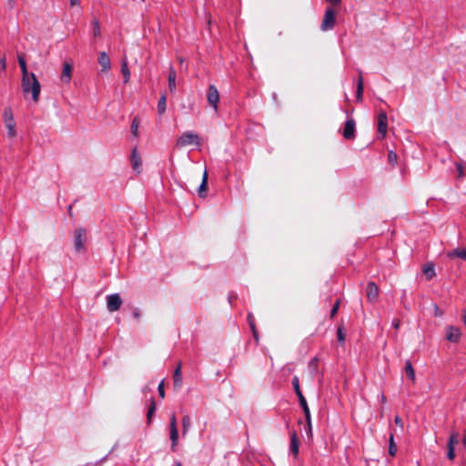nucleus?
<instances>
[{
    "label": "nucleus",
    "mask_w": 466,
    "mask_h": 466,
    "mask_svg": "<svg viewBox=\"0 0 466 466\" xmlns=\"http://www.w3.org/2000/svg\"><path fill=\"white\" fill-rule=\"evenodd\" d=\"M447 457L450 461H453L455 458L454 447H448Z\"/></svg>",
    "instance_id": "nucleus-39"
},
{
    "label": "nucleus",
    "mask_w": 466,
    "mask_h": 466,
    "mask_svg": "<svg viewBox=\"0 0 466 466\" xmlns=\"http://www.w3.org/2000/svg\"><path fill=\"white\" fill-rule=\"evenodd\" d=\"M423 273L425 274L427 279H431L435 276L434 265L432 263H427L423 266L422 268Z\"/></svg>",
    "instance_id": "nucleus-23"
},
{
    "label": "nucleus",
    "mask_w": 466,
    "mask_h": 466,
    "mask_svg": "<svg viewBox=\"0 0 466 466\" xmlns=\"http://www.w3.org/2000/svg\"><path fill=\"white\" fill-rule=\"evenodd\" d=\"M363 89H364V86H363L362 72H360L359 78H358L357 91H356V99L359 102L362 101Z\"/></svg>",
    "instance_id": "nucleus-21"
},
{
    "label": "nucleus",
    "mask_w": 466,
    "mask_h": 466,
    "mask_svg": "<svg viewBox=\"0 0 466 466\" xmlns=\"http://www.w3.org/2000/svg\"><path fill=\"white\" fill-rule=\"evenodd\" d=\"M178 61H179V63H180V64H182V63L184 62L183 57H181V56H180V57H178Z\"/></svg>",
    "instance_id": "nucleus-52"
},
{
    "label": "nucleus",
    "mask_w": 466,
    "mask_h": 466,
    "mask_svg": "<svg viewBox=\"0 0 466 466\" xmlns=\"http://www.w3.org/2000/svg\"><path fill=\"white\" fill-rule=\"evenodd\" d=\"M336 24V15L335 12L331 7L326 9L324 17L321 23V29L323 31H327L332 29Z\"/></svg>",
    "instance_id": "nucleus-6"
},
{
    "label": "nucleus",
    "mask_w": 466,
    "mask_h": 466,
    "mask_svg": "<svg viewBox=\"0 0 466 466\" xmlns=\"http://www.w3.org/2000/svg\"><path fill=\"white\" fill-rule=\"evenodd\" d=\"M394 422L397 426H399L401 430H403V427H404L403 420L399 415L395 416Z\"/></svg>",
    "instance_id": "nucleus-41"
},
{
    "label": "nucleus",
    "mask_w": 466,
    "mask_h": 466,
    "mask_svg": "<svg viewBox=\"0 0 466 466\" xmlns=\"http://www.w3.org/2000/svg\"><path fill=\"white\" fill-rule=\"evenodd\" d=\"M329 2L332 6H338L340 5L341 0H326Z\"/></svg>",
    "instance_id": "nucleus-45"
},
{
    "label": "nucleus",
    "mask_w": 466,
    "mask_h": 466,
    "mask_svg": "<svg viewBox=\"0 0 466 466\" xmlns=\"http://www.w3.org/2000/svg\"><path fill=\"white\" fill-rule=\"evenodd\" d=\"M458 443L457 435L452 433L448 441L447 447H454Z\"/></svg>",
    "instance_id": "nucleus-36"
},
{
    "label": "nucleus",
    "mask_w": 466,
    "mask_h": 466,
    "mask_svg": "<svg viewBox=\"0 0 466 466\" xmlns=\"http://www.w3.org/2000/svg\"><path fill=\"white\" fill-rule=\"evenodd\" d=\"M167 96L162 94L157 103V112L162 116L166 112Z\"/></svg>",
    "instance_id": "nucleus-25"
},
{
    "label": "nucleus",
    "mask_w": 466,
    "mask_h": 466,
    "mask_svg": "<svg viewBox=\"0 0 466 466\" xmlns=\"http://www.w3.org/2000/svg\"><path fill=\"white\" fill-rule=\"evenodd\" d=\"M462 318H463V322L466 324V310L463 311Z\"/></svg>",
    "instance_id": "nucleus-50"
},
{
    "label": "nucleus",
    "mask_w": 466,
    "mask_h": 466,
    "mask_svg": "<svg viewBox=\"0 0 466 466\" xmlns=\"http://www.w3.org/2000/svg\"><path fill=\"white\" fill-rule=\"evenodd\" d=\"M155 410H156V403H155L154 400H151V403H150V406H149L147 413V418L148 423L151 422V420L155 413Z\"/></svg>",
    "instance_id": "nucleus-32"
},
{
    "label": "nucleus",
    "mask_w": 466,
    "mask_h": 466,
    "mask_svg": "<svg viewBox=\"0 0 466 466\" xmlns=\"http://www.w3.org/2000/svg\"><path fill=\"white\" fill-rule=\"evenodd\" d=\"M3 119L5 126L7 129V136L14 138L16 136V124L14 119L13 111L11 107H5L3 112Z\"/></svg>",
    "instance_id": "nucleus-3"
},
{
    "label": "nucleus",
    "mask_w": 466,
    "mask_h": 466,
    "mask_svg": "<svg viewBox=\"0 0 466 466\" xmlns=\"http://www.w3.org/2000/svg\"><path fill=\"white\" fill-rule=\"evenodd\" d=\"M175 466H182L180 462H177Z\"/></svg>",
    "instance_id": "nucleus-56"
},
{
    "label": "nucleus",
    "mask_w": 466,
    "mask_h": 466,
    "mask_svg": "<svg viewBox=\"0 0 466 466\" xmlns=\"http://www.w3.org/2000/svg\"><path fill=\"white\" fill-rule=\"evenodd\" d=\"M80 5V0H70V5L73 7V6H76V5Z\"/></svg>",
    "instance_id": "nucleus-48"
},
{
    "label": "nucleus",
    "mask_w": 466,
    "mask_h": 466,
    "mask_svg": "<svg viewBox=\"0 0 466 466\" xmlns=\"http://www.w3.org/2000/svg\"><path fill=\"white\" fill-rule=\"evenodd\" d=\"M157 391H158V394H159V397L161 399H164L165 398V386H164V380H162L159 384H158V387H157Z\"/></svg>",
    "instance_id": "nucleus-38"
},
{
    "label": "nucleus",
    "mask_w": 466,
    "mask_h": 466,
    "mask_svg": "<svg viewBox=\"0 0 466 466\" xmlns=\"http://www.w3.org/2000/svg\"><path fill=\"white\" fill-rule=\"evenodd\" d=\"M207 99L209 106H212L215 109V111H217L218 104L219 102V93L214 85H210L208 86Z\"/></svg>",
    "instance_id": "nucleus-9"
},
{
    "label": "nucleus",
    "mask_w": 466,
    "mask_h": 466,
    "mask_svg": "<svg viewBox=\"0 0 466 466\" xmlns=\"http://www.w3.org/2000/svg\"><path fill=\"white\" fill-rule=\"evenodd\" d=\"M170 440H171V450L176 451L177 441H178V431L177 428H170Z\"/></svg>",
    "instance_id": "nucleus-22"
},
{
    "label": "nucleus",
    "mask_w": 466,
    "mask_h": 466,
    "mask_svg": "<svg viewBox=\"0 0 466 466\" xmlns=\"http://www.w3.org/2000/svg\"><path fill=\"white\" fill-rule=\"evenodd\" d=\"M121 72L124 76V83L127 84L130 79V71L126 61H123L121 65Z\"/></svg>",
    "instance_id": "nucleus-27"
},
{
    "label": "nucleus",
    "mask_w": 466,
    "mask_h": 466,
    "mask_svg": "<svg viewBox=\"0 0 466 466\" xmlns=\"http://www.w3.org/2000/svg\"><path fill=\"white\" fill-rule=\"evenodd\" d=\"M71 211H72V205H69L68 206V214L71 216Z\"/></svg>",
    "instance_id": "nucleus-51"
},
{
    "label": "nucleus",
    "mask_w": 466,
    "mask_h": 466,
    "mask_svg": "<svg viewBox=\"0 0 466 466\" xmlns=\"http://www.w3.org/2000/svg\"><path fill=\"white\" fill-rule=\"evenodd\" d=\"M388 160L391 165H396L398 161L397 154L393 151H390L388 154Z\"/></svg>",
    "instance_id": "nucleus-34"
},
{
    "label": "nucleus",
    "mask_w": 466,
    "mask_h": 466,
    "mask_svg": "<svg viewBox=\"0 0 466 466\" xmlns=\"http://www.w3.org/2000/svg\"><path fill=\"white\" fill-rule=\"evenodd\" d=\"M18 64L22 72V82H25L27 81V77H29L30 74L27 71L25 56L23 54L18 55Z\"/></svg>",
    "instance_id": "nucleus-17"
},
{
    "label": "nucleus",
    "mask_w": 466,
    "mask_h": 466,
    "mask_svg": "<svg viewBox=\"0 0 466 466\" xmlns=\"http://www.w3.org/2000/svg\"><path fill=\"white\" fill-rule=\"evenodd\" d=\"M8 2L10 3L11 6H13L15 0H8Z\"/></svg>",
    "instance_id": "nucleus-54"
},
{
    "label": "nucleus",
    "mask_w": 466,
    "mask_h": 466,
    "mask_svg": "<svg viewBox=\"0 0 466 466\" xmlns=\"http://www.w3.org/2000/svg\"><path fill=\"white\" fill-rule=\"evenodd\" d=\"M355 121L353 118H349L345 123L343 130V137L351 140L355 137Z\"/></svg>",
    "instance_id": "nucleus-11"
},
{
    "label": "nucleus",
    "mask_w": 466,
    "mask_h": 466,
    "mask_svg": "<svg viewBox=\"0 0 466 466\" xmlns=\"http://www.w3.org/2000/svg\"><path fill=\"white\" fill-rule=\"evenodd\" d=\"M177 73L173 66H170L168 73V88L171 93H175L177 85H176Z\"/></svg>",
    "instance_id": "nucleus-19"
},
{
    "label": "nucleus",
    "mask_w": 466,
    "mask_h": 466,
    "mask_svg": "<svg viewBox=\"0 0 466 466\" xmlns=\"http://www.w3.org/2000/svg\"><path fill=\"white\" fill-rule=\"evenodd\" d=\"M0 65H1V70L2 71H5V68H6V61H5V57L3 56L0 58Z\"/></svg>",
    "instance_id": "nucleus-43"
},
{
    "label": "nucleus",
    "mask_w": 466,
    "mask_h": 466,
    "mask_svg": "<svg viewBox=\"0 0 466 466\" xmlns=\"http://www.w3.org/2000/svg\"><path fill=\"white\" fill-rule=\"evenodd\" d=\"M138 127H139V119L137 116H135L132 124H131V132L135 137L138 136Z\"/></svg>",
    "instance_id": "nucleus-31"
},
{
    "label": "nucleus",
    "mask_w": 466,
    "mask_h": 466,
    "mask_svg": "<svg viewBox=\"0 0 466 466\" xmlns=\"http://www.w3.org/2000/svg\"><path fill=\"white\" fill-rule=\"evenodd\" d=\"M337 336H338V340L339 343L345 342V333H344L343 328L341 326H339L338 328Z\"/></svg>",
    "instance_id": "nucleus-35"
},
{
    "label": "nucleus",
    "mask_w": 466,
    "mask_h": 466,
    "mask_svg": "<svg viewBox=\"0 0 466 466\" xmlns=\"http://www.w3.org/2000/svg\"><path fill=\"white\" fill-rule=\"evenodd\" d=\"M299 448V441L297 436V432L295 431H293L290 433V451L294 455V457L298 456Z\"/></svg>",
    "instance_id": "nucleus-16"
},
{
    "label": "nucleus",
    "mask_w": 466,
    "mask_h": 466,
    "mask_svg": "<svg viewBox=\"0 0 466 466\" xmlns=\"http://www.w3.org/2000/svg\"><path fill=\"white\" fill-rule=\"evenodd\" d=\"M339 304H340V300L338 299L334 306L332 307L331 310H330V317L331 318H334V316L337 314L338 310H339Z\"/></svg>",
    "instance_id": "nucleus-37"
},
{
    "label": "nucleus",
    "mask_w": 466,
    "mask_h": 466,
    "mask_svg": "<svg viewBox=\"0 0 466 466\" xmlns=\"http://www.w3.org/2000/svg\"><path fill=\"white\" fill-rule=\"evenodd\" d=\"M252 332H253V336H254V338H255L256 339H258V329H256L255 330H252Z\"/></svg>",
    "instance_id": "nucleus-49"
},
{
    "label": "nucleus",
    "mask_w": 466,
    "mask_h": 466,
    "mask_svg": "<svg viewBox=\"0 0 466 466\" xmlns=\"http://www.w3.org/2000/svg\"><path fill=\"white\" fill-rule=\"evenodd\" d=\"M273 99H274L275 101H277V100H278V97H277V95H276V94H273Z\"/></svg>",
    "instance_id": "nucleus-55"
},
{
    "label": "nucleus",
    "mask_w": 466,
    "mask_h": 466,
    "mask_svg": "<svg viewBox=\"0 0 466 466\" xmlns=\"http://www.w3.org/2000/svg\"><path fill=\"white\" fill-rule=\"evenodd\" d=\"M457 170H458V176L459 177H462L464 176V173H463V167L461 164H458L457 165Z\"/></svg>",
    "instance_id": "nucleus-44"
},
{
    "label": "nucleus",
    "mask_w": 466,
    "mask_h": 466,
    "mask_svg": "<svg viewBox=\"0 0 466 466\" xmlns=\"http://www.w3.org/2000/svg\"><path fill=\"white\" fill-rule=\"evenodd\" d=\"M123 301L119 294H111L106 297V307L110 312L118 310Z\"/></svg>",
    "instance_id": "nucleus-8"
},
{
    "label": "nucleus",
    "mask_w": 466,
    "mask_h": 466,
    "mask_svg": "<svg viewBox=\"0 0 466 466\" xmlns=\"http://www.w3.org/2000/svg\"><path fill=\"white\" fill-rule=\"evenodd\" d=\"M170 428H177V418L175 413H172L170 415Z\"/></svg>",
    "instance_id": "nucleus-42"
},
{
    "label": "nucleus",
    "mask_w": 466,
    "mask_h": 466,
    "mask_svg": "<svg viewBox=\"0 0 466 466\" xmlns=\"http://www.w3.org/2000/svg\"><path fill=\"white\" fill-rule=\"evenodd\" d=\"M133 317L137 319H138L140 318V311L139 309H136L133 312Z\"/></svg>",
    "instance_id": "nucleus-47"
},
{
    "label": "nucleus",
    "mask_w": 466,
    "mask_h": 466,
    "mask_svg": "<svg viewBox=\"0 0 466 466\" xmlns=\"http://www.w3.org/2000/svg\"><path fill=\"white\" fill-rule=\"evenodd\" d=\"M86 239V230L82 228H78L74 233V248L76 251L79 252L85 248V242Z\"/></svg>",
    "instance_id": "nucleus-5"
},
{
    "label": "nucleus",
    "mask_w": 466,
    "mask_h": 466,
    "mask_svg": "<svg viewBox=\"0 0 466 466\" xmlns=\"http://www.w3.org/2000/svg\"><path fill=\"white\" fill-rule=\"evenodd\" d=\"M248 324H249V326L251 328V330H255L257 329L256 325H255V319H254V317L251 314H248Z\"/></svg>",
    "instance_id": "nucleus-40"
},
{
    "label": "nucleus",
    "mask_w": 466,
    "mask_h": 466,
    "mask_svg": "<svg viewBox=\"0 0 466 466\" xmlns=\"http://www.w3.org/2000/svg\"><path fill=\"white\" fill-rule=\"evenodd\" d=\"M405 372H406V375L407 377L411 380V381H415V371H414V369L411 365V362L408 360H406L405 362Z\"/></svg>",
    "instance_id": "nucleus-24"
},
{
    "label": "nucleus",
    "mask_w": 466,
    "mask_h": 466,
    "mask_svg": "<svg viewBox=\"0 0 466 466\" xmlns=\"http://www.w3.org/2000/svg\"><path fill=\"white\" fill-rule=\"evenodd\" d=\"M73 64L70 62L64 63L61 74V80L65 83H69L72 78Z\"/></svg>",
    "instance_id": "nucleus-14"
},
{
    "label": "nucleus",
    "mask_w": 466,
    "mask_h": 466,
    "mask_svg": "<svg viewBox=\"0 0 466 466\" xmlns=\"http://www.w3.org/2000/svg\"><path fill=\"white\" fill-rule=\"evenodd\" d=\"M183 435H186L191 426V420L189 415H185L182 419Z\"/></svg>",
    "instance_id": "nucleus-28"
},
{
    "label": "nucleus",
    "mask_w": 466,
    "mask_h": 466,
    "mask_svg": "<svg viewBox=\"0 0 466 466\" xmlns=\"http://www.w3.org/2000/svg\"><path fill=\"white\" fill-rule=\"evenodd\" d=\"M292 386L294 388V390L299 398V404L301 406V408L303 409V411L305 413V419H306V422H307V425H308V428H309V433L311 434V416H310V411H309V408L308 406V403H307V400L304 397V395L302 394L301 390H300V387H299V378L297 376L293 377L292 379Z\"/></svg>",
    "instance_id": "nucleus-2"
},
{
    "label": "nucleus",
    "mask_w": 466,
    "mask_h": 466,
    "mask_svg": "<svg viewBox=\"0 0 466 466\" xmlns=\"http://www.w3.org/2000/svg\"><path fill=\"white\" fill-rule=\"evenodd\" d=\"M207 184H208V173L207 171L204 172L202 183L198 187V194L199 196H202L203 192L207 190Z\"/></svg>",
    "instance_id": "nucleus-30"
},
{
    "label": "nucleus",
    "mask_w": 466,
    "mask_h": 466,
    "mask_svg": "<svg viewBox=\"0 0 466 466\" xmlns=\"http://www.w3.org/2000/svg\"><path fill=\"white\" fill-rule=\"evenodd\" d=\"M396 452H397V446L394 441V434L390 433V440H389V454L393 457V456H395Z\"/></svg>",
    "instance_id": "nucleus-26"
},
{
    "label": "nucleus",
    "mask_w": 466,
    "mask_h": 466,
    "mask_svg": "<svg viewBox=\"0 0 466 466\" xmlns=\"http://www.w3.org/2000/svg\"><path fill=\"white\" fill-rule=\"evenodd\" d=\"M388 130V116L385 111H380L378 115V133L380 138H384Z\"/></svg>",
    "instance_id": "nucleus-7"
},
{
    "label": "nucleus",
    "mask_w": 466,
    "mask_h": 466,
    "mask_svg": "<svg viewBox=\"0 0 466 466\" xmlns=\"http://www.w3.org/2000/svg\"><path fill=\"white\" fill-rule=\"evenodd\" d=\"M461 333L458 328L449 326L446 329V339L451 342H458Z\"/></svg>",
    "instance_id": "nucleus-13"
},
{
    "label": "nucleus",
    "mask_w": 466,
    "mask_h": 466,
    "mask_svg": "<svg viewBox=\"0 0 466 466\" xmlns=\"http://www.w3.org/2000/svg\"><path fill=\"white\" fill-rule=\"evenodd\" d=\"M93 35L95 37H98L101 35L99 22L97 19H94L93 22Z\"/></svg>",
    "instance_id": "nucleus-33"
},
{
    "label": "nucleus",
    "mask_w": 466,
    "mask_h": 466,
    "mask_svg": "<svg viewBox=\"0 0 466 466\" xmlns=\"http://www.w3.org/2000/svg\"><path fill=\"white\" fill-rule=\"evenodd\" d=\"M381 400H382V402L386 401V397L384 395H381Z\"/></svg>",
    "instance_id": "nucleus-53"
},
{
    "label": "nucleus",
    "mask_w": 466,
    "mask_h": 466,
    "mask_svg": "<svg viewBox=\"0 0 466 466\" xmlns=\"http://www.w3.org/2000/svg\"><path fill=\"white\" fill-rule=\"evenodd\" d=\"M447 257L450 258H459L463 260H466V248H457L453 249L452 251L448 252Z\"/></svg>",
    "instance_id": "nucleus-20"
},
{
    "label": "nucleus",
    "mask_w": 466,
    "mask_h": 466,
    "mask_svg": "<svg viewBox=\"0 0 466 466\" xmlns=\"http://www.w3.org/2000/svg\"><path fill=\"white\" fill-rule=\"evenodd\" d=\"M366 297L370 303H375L379 298V287L373 281L367 284Z\"/></svg>",
    "instance_id": "nucleus-10"
},
{
    "label": "nucleus",
    "mask_w": 466,
    "mask_h": 466,
    "mask_svg": "<svg viewBox=\"0 0 466 466\" xmlns=\"http://www.w3.org/2000/svg\"><path fill=\"white\" fill-rule=\"evenodd\" d=\"M400 319H395L392 320V326L394 327V329H398L400 328Z\"/></svg>",
    "instance_id": "nucleus-46"
},
{
    "label": "nucleus",
    "mask_w": 466,
    "mask_h": 466,
    "mask_svg": "<svg viewBox=\"0 0 466 466\" xmlns=\"http://www.w3.org/2000/svg\"><path fill=\"white\" fill-rule=\"evenodd\" d=\"M22 89L25 95L32 94L34 102H38L41 91V85L34 73H30L27 81L22 82Z\"/></svg>",
    "instance_id": "nucleus-1"
},
{
    "label": "nucleus",
    "mask_w": 466,
    "mask_h": 466,
    "mask_svg": "<svg viewBox=\"0 0 466 466\" xmlns=\"http://www.w3.org/2000/svg\"><path fill=\"white\" fill-rule=\"evenodd\" d=\"M98 63L102 66V71H104V72H106L111 68V60L106 52L99 53Z\"/></svg>",
    "instance_id": "nucleus-15"
},
{
    "label": "nucleus",
    "mask_w": 466,
    "mask_h": 466,
    "mask_svg": "<svg viewBox=\"0 0 466 466\" xmlns=\"http://www.w3.org/2000/svg\"><path fill=\"white\" fill-rule=\"evenodd\" d=\"M190 145H200V138L198 134H195L193 132H184L181 134V136L177 138L176 142V147L178 148Z\"/></svg>",
    "instance_id": "nucleus-4"
},
{
    "label": "nucleus",
    "mask_w": 466,
    "mask_h": 466,
    "mask_svg": "<svg viewBox=\"0 0 466 466\" xmlns=\"http://www.w3.org/2000/svg\"><path fill=\"white\" fill-rule=\"evenodd\" d=\"M173 380H174V389L176 390H178L182 386V374H181V364L178 363L177 367L176 368L174 374H173Z\"/></svg>",
    "instance_id": "nucleus-18"
},
{
    "label": "nucleus",
    "mask_w": 466,
    "mask_h": 466,
    "mask_svg": "<svg viewBox=\"0 0 466 466\" xmlns=\"http://www.w3.org/2000/svg\"><path fill=\"white\" fill-rule=\"evenodd\" d=\"M130 160L133 169L137 173H140L142 160L137 147L133 148Z\"/></svg>",
    "instance_id": "nucleus-12"
},
{
    "label": "nucleus",
    "mask_w": 466,
    "mask_h": 466,
    "mask_svg": "<svg viewBox=\"0 0 466 466\" xmlns=\"http://www.w3.org/2000/svg\"><path fill=\"white\" fill-rule=\"evenodd\" d=\"M318 367L319 359L317 357H314L309 363V369L310 370L312 376L317 372Z\"/></svg>",
    "instance_id": "nucleus-29"
}]
</instances>
